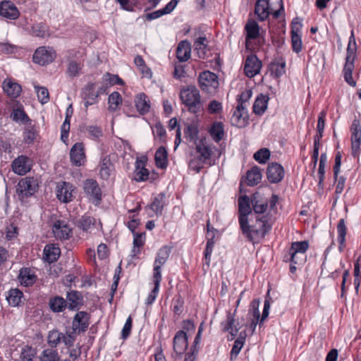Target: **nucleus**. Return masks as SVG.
<instances>
[{"label": "nucleus", "mask_w": 361, "mask_h": 361, "mask_svg": "<svg viewBox=\"0 0 361 361\" xmlns=\"http://www.w3.org/2000/svg\"><path fill=\"white\" fill-rule=\"evenodd\" d=\"M269 220V215L268 214L261 216H256L255 222L250 224L249 219H247L245 221V224L240 225V228L247 240L252 243H259L271 228Z\"/></svg>", "instance_id": "f257e3e1"}, {"label": "nucleus", "mask_w": 361, "mask_h": 361, "mask_svg": "<svg viewBox=\"0 0 361 361\" xmlns=\"http://www.w3.org/2000/svg\"><path fill=\"white\" fill-rule=\"evenodd\" d=\"M180 99L187 110L196 116L204 110V103L199 90L195 85L183 87L180 91Z\"/></svg>", "instance_id": "f03ea898"}, {"label": "nucleus", "mask_w": 361, "mask_h": 361, "mask_svg": "<svg viewBox=\"0 0 361 361\" xmlns=\"http://www.w3.org/2000/svg\"><path fill=\"white\" fill-rule=\"evenodd\" d=\"M357 44L354 36L353 30L351 31V35L349 38V42L347 47L346 61L343 68L345 80L351 86L355 87L356 85L355 81L353 78V70L354 68V61L356 56Z\"/></svg>", "instance_id": "7ed1b4c3"}, {"label": "nucleus", "mask_w": 361, "mask_h": 361, "mask_svg": "<svg viewBox=\"0 0 361 361\" xmlns=\"http://www.w3.org/2000/svg\"><path fill=\"white\" fill-rule=\"evenodd\" d=\"M75 341L73 332L63 334L56 329L50 331L47 336V343L51 348H56L61 343L69 348L73 345Z\"/></svg>", "instance_id": "20e7f679"}, {"label": "nucleus", "mask_w": 361, "mask_h": 361, "mask_svg": "<svg viewBox=\"0 0 361 361\" xmlns=\"http://www.w3.org/2000/svg\"><path fill=\"white\" fill-rule=\"evenodd\" d=\"M38 189V181L34 177H25L18 183L16 192L20 200L34 195Z\"/></svg>", "instance_id": "39448f33"}, {"label": "nucleus", "mask_w": 361, "mask_h": 361, "mask_svg": "<svg viewBox=\"0 0 361 361\" xmlns=\"http://www.w3.org/2000/svg\"><path fill=\"white\" fill-rule=\"evenodd\" d=\"M198 81L201 90L208 94L214 92L219 86L217 75L210 71L201 73L199 75Z\"/></svg>", "instance_id": "423d86ee"}, {"label": "nucleus", "mask_w": 361, "mask_h": 361, "mask_svg": "<svg viewBox=\"0 0 361 361\" xmlns=\"http://www.w3.org/2000/svg\"><path fill=\"white\" fill-rule=\"evenodd\" d=\"M75 195V187L66 181L59 182L56 187V198L63 203H68L73 200Z\"/></svg>", "instance_id": "0eeeda50"}, {"label": "nucleus", "mask_w": 361, "mask_h": 361, "mask_svg": "<svg viewBox=\"0 0 361 361\" xmlns=\"http://www.w3.org/2000/svg\"><path fill=\"white\" fill-rule=\"evenodd\" d=\"M56 58V52L53 48L40 47L37 48L32 56L34 63L44 66L51 63Z\"/></svg>", "instance_id": "6e6552de"}, {"label": "nucleus", "mask_w": 361, "mask_h": 361, "mask_svg": "<svg viewBox=\"0 0 361 361\" xmlns=\"http://www.w3.org/2000/svg\"><path fill=\"white\" fill-rule=\"evenodd\" d=\"M352 155L356 157L360 152L361 145V126L360 121L355 119L350 127Z\"/></svg>", "instance_id": "1a4fd4ad"}, {"label": "nucleus", "mask_w": 361, "mask_h": 361, "mask_svg": "<svg viewBox=\"0 0 361 361\" xmlns=\"http://www.w3.org/2000/svg\"><path fill=\"white\" fill-rule=\"evenodd\" d=\"M32 166V160L25 155L18 156L11 164L13 171L19 176H23L30 172Z\"/></svg>", "instance_id": "9d476101"}, {"label": "nucleus", "mask_w": 361, "mask_h": 361, "mask_svg": "<svg viewBox=\"0 0 361 361\" xmlns=\"http://www.w3.org/2000/svg\"><path fill=\"white\" fill-rule=\"evenodd\" d=\"M83 190L95 204L100 203L102 200V191L97 183L94 179H87L84 182Z\"/></svg>", "instance_id": "9b49d317"}, {"label": "nucleus", "mask_w": 361, "mask_h": 361, "mask_svg": "<svg viewBox=\"0 0 361 361\" xmlns=\"http://www.w3.org/2000/svg\"><path fill=\"white\" fill-rule=\"evenodd\" d=\"M52 233L54 238L60 240H68L72 235V228L63 220L56 221L52 226Z\"/></svg>", "instance_id": "f8f14e48"}, {"label": "nucleus", "mask_w": 361, "mask_h": 361, "mask_svg": "<svg viewBox=\"0 0 361 361\" xmlns=\"http://www.w3.org/2000/svg\"><path fill=\"white\" fill-rule=\"evenodd\" d=\"M214 149H216L215 146L208 143L205 138L200 139L195 142V149L198 154V159L202 163H206L211 158Z\"/></svg>", "instance_id": "ddd939ff"}, {"label": "nucleus", "mask_w": 361, "mask_h": 361, "mask_svg": "<svg viewBox=\"0 0 361 361\" xmlns=\"http://www.w3.org/2000/svg\"><path fill=\"white\" fill-rule=\"evenodd\" d=\"M70 159L73 165L81 166L86 162L85 145L82 142H76L70 150Z\"/></svg>", "instance_id": "4468645a"}, {"label": "nucleus", "mask_w": 361, "mask_h": 361, "mask_svg": "<svg viewBox=\"0 0 361 361\" xmlns=\"http://www.w3.org/2000/svg\"><path fill=\"white\" fill-rule=\"evenodd\" d=\"M251 200L247 195H243L238 198V220L239 224L243 226L252 212Z\"/></svg>", "instance_id": "2eb2a0df"}, {"label": "nucleus", "mask_w": 361, "mask_h": 361, "mask_svg": "<svg viewBox=\"0 0 361 361\" xmlns=\"http://www.w3.org/2000/svg\"><path fill=\"white\" fill-rule=\"evenodd\" d=\"M96 219L89 215L85 214L75 221V227L82 231L86 237L94 229Z\"/></svg>", "instance_id": "dca6fc26"}, {"label": "nucleus", "mask_w": 361, "mask_h": 361, "mask_svg": "<svg viewBox=\"0 0 361 361\" xmlns=\"http://www.w3.org/2000/svg\"><path fill=\"white\" fill-rule=\"evenodd\" d=\"M302 23L298 18L293 19L291 26V43L293 51L299 53L302 50V40L300 35Z\"/></svg>", "instance_id": "f3484780"}, {"label": "nucleus", "mask_w": 361, "mask_h": 361, "mask_svg": "<svg viewBox=\"0 0 361 361\" xmlns=\"http://www.w3.org/2000/svg\"><path fill=\"white\" fill-rule=\"evenodd\" d=\"M102 92H96L94 83H88L82 90V98L84 105L86 108L89 106L96 104L98 102V97Z\"/></svg>", "instance_id": "a211bd4d"}, {"label": "nucleus", "mask_w": 361, "mask_h": 361, "mask_svg": "<svg viewBox=\"0 0 361 361\" xmlns=\"http://www.w3.org/2000/svg\"><path fill=\"white\" fill-rule=\"evenodd\" d=\"M267 176L269 181L271 183L281 182L284 177L283 167L276 162L269 164L267 169Z\"/></svg>", "instance_id": "6ab92c4d"}, {"label": "nucleus", "mask_w": 361, "mask_h": 361, "mask_svg": "<svg viewBox=\"0 0 361 361\" xmlns=\"http://www.w3.org/2000/svg\"><path fill=\"white\" fill-rule=\"evenodd\" d=\"M262 68V63L255 55H250L247 57L244 66L245 74L252 78L258 74Z\"/></svg>", "instance_id": "aec40b11"}, {"label": "nucleus", "mask_w": 361, "mask_h": 361, "mask_svg": "<svg viewBox=\"0 0 361 361\" xmlns=\"http://www.w3.org/2000/svg\"><path fill=\"white\" fill-rule=\"evenodd\" d=\"M236 310L233 313H231V311L227 312L226 314V319L222 322H221V328L222 331L224 332H229L231 338H228V340H233L237 336V334L240 329L239 327L234 326L235 323V314Z\"/></svg>", "instance_id": "412c9836"}, {"label": "nucleus", "mask_w": 361, "mask_h": 361, "mask_svg": "<svg viewBox=\"0 0 361 361\" xmlns=\"http://www.w3.org/2000/svg\"><path fill=\"white\" fill-rule=\"evenodd\" d=\"M0 15L10 20H16L19 17L20 12L13 2L5 1L0 4Z\"/></svg>", "instance_id": "4be33fe9"}, {"label": "nucleus", "mask_w": 361, "mask_h": 361, "mask_svg": "<svg viewBox=\"0 0 361 361\" xmlns=\"http://www.w3.org/2000/svg\"><path fill=\"white\" fill-rule=\"evenodd\" d=\"M89 326V316L85 312H78L74 317L73 320V331L75 334V331H85Z\"/></svg>", "instance_id": "5701e85b"}, {"label": "nucleus", "mask_w": 361, "mask_h": 361, "mask_svg": "<svg viewBox=\"0 0 361 361\" xmlns=\"http://www.w3.org/2000/svg\"><path fill=\"white\" fill-rule=\"evenodd\" d=\"M188 346L187 332L178 331L173 338V350L178 355L185 353Z\"/></svg>", "instance_id": "b1692460"}, {"label": "nucleus", "mask_w": 361, "mask_h": 361, "mask_svg": "<svg viewBox=\"0 0 361 361\" xmlns=\"http://www.w3.org/2000/svg\"><path fill=\"white\" fill-rule=\"evenodd\" d=\"M18 279L21 285L25 287H29L35 283L37 276L31 269L22 268L20 270Z\"/></svg>", "instance_id": "393cba45"}, {"label": "nucleus", "mask_w": 361, "mask_h": 361, "mask_svg": "<svg viewBox=\"0 0 361 361\" xmlns=\"http://www.w3.org/2000/svg\"><path fill=\"white\" fill-rule=\"evenodd\" d=\"M3 89L5 93L12 98H17L20 96L22 91L20 85L11 79H6L4 81Z\"/></svg>", "instance_id": "a878e982"}, {"label": "nucleus", "mask_w": 361, "mask_h": 361, "mask_svg": "<svg viewBox=\"0 0 361 361\" xmlns=\"http://www.w3.org/2000/svg\"><path fill=\"white\" fill-rule=\"evenodd\" d=\"M147 158L142 157L135 161V179L137 181H143L148 177V171L145 168Z\"/></svg>", "instance_id": "bb28decb"}, {"label": "nucleus", "mask_w": 361, "mask_h": 361, "mask_svg": "<svg viewBox=\"0 0 361 361\" xmlns=\"http://www.w3.org/2000/svg\"><path fill=\"white\" fill-rule=\"evenodd\" d=\"M135 106L137 111L144 115L150 109V102L147 96L144 93L137 94L134 99Z\"/></svg>", "instance_id": "cd10ccee"}, {"label": "nucleus", "mask_w": 361, "mask_h": 361, "mask_svg": "<svg viewBox=\"0 0 361 361\" xmlns=\"http://www.w3.org/2000/svg\"><path fill=\"white\" fill-rule=\"evenodd\" d=\"M252 208L256 216L266 215L265 213L268 209V202L259 198L257 194L252 195L251 198Z\"/></svg>", "instance_id": "c85d7f7f"}, {"label": "nucleus", "mask_w": 361, "mask_h": 361, "mask_svg": "<svg viewBox=\"0 0 361 361\" xmlns=\"http://www.w3.org/2000/svg\"><path fill=\"white\" fill-rule=\"evenodd\" d=\"M255 13L259 21L265 20L270 14L268 1L257 0L255 7Z\"/></svg>", "instance_id": "c756f323"}, {"label": "nucleus", "mask_w": 361, "mask_h": 361, "mask_svg": "<svg viewBox=\"0 0 361 361\" xmlns=\"http://www.w3.org/2000/svg\"><path fill=\"white\" fill-rule=\"evenodd\" d=\"M191 45L188 40L181 41L176 49V57L180 62L188 61L190 58Z\"/></svg>", "instance_id": "7c9ffc66"}, {"label": "nucleus", "mask_w": 361, "mask_h": 361, "mask_svg": "<svg viewBox=\"0 0 361 361\" xmlns=\"http://www.w3.org/2000/svg\"><path fill=\"white\" fill-rule=\"evenodd\" d=\"M60 255L61 250L56 245H47L44 248L43 258L49 263L56 262L60 257Z\"/></svg>", "instance_id": "2f4dec72"}, {"label": "nucleus", "mask_w": 361, "mask_h": 361, "mask_svg": "<svg viewBox=\"0 0 361 361\" xmlns=\"http://www.w3.org/2000/svg\"><path fill=\"white\" fill-rule=\"evenodd\" d=\"M133 235V247L130 252L131 259L137 258L141 252V247L145 244V233L144 232L137 233Z\"/></svg>", "instance_id": "473e14b6"}, {"label": "nucleus", "mask_w": 361, "mask_h": 361, "mask_svg": "<svg viewBox=\"0 0 361 361\" xmlns=\"http://www.w3.org/2000/svg\"><path fill=\"white\" fill-rule=\"evenodd\" d=\"M209 133L215 142H219L223 140L225 135L224 124L221 122H214L209 130Z\"/></svg>", "instance_id": "72a5a7b5"}, {"label": "nucleus", "mask_w": 361, "mask_h": 361, "mask_svg": "<svg viewBox=\"0 0 361 361\" xmlns=\"http://www.w3.org/2000/svg\"><path fill=\"white\" fill-rule=\"evenodd\" d=\"M157 262H158V257H156L154 259V275H153L154 286L146 299L145 304L147 306L151 305L155 301L156 298H157V291L158 290V264H157Z\"/></svg>", "instance_id": "f704fd0d"}, {"label": "nucleus", "mask_w": 361, "mask_h": 361, "mask_svg": "<svg viewBox=\"0 0 361 361\" xmlns=\"http://www.w3.org/2000/svg\"><path fill=\"white\" fill-rule=\"evenodd\" d=\"M23 293L18 288H12L8 292L6 300L10 306L18 307L23 303Z\"/></svg>", "instance_id": "c9c22d12"}, {"label": "nucleus", "mask_w": 361, "mask_h": 361, "mask_svg": "<svg viewBox=\"0 0 361 361\" xmlns=\"http://www.w3.org/2000/svg\"><path fill=\"white\" fill-rule=\"evenodd\" d=\"M67 307L69 310H73L77 309L82 302V298L80 292L72 290L67 293L66 296Z\"/></svg>", "instance_id": "e433bc0d"}, {"label": "nucleus", "mask_w": 361, "mask_h": 361, "mask_svg": "<svg viewBox=\"0 0 361 361\" xmlns=\"http://www.w3.org/2000/svg\"><path fill=\"white\" fill-rule=\"evenodd\" d=\"M246 31V42L255 39L259 35V26L254 20H249L245 26Z\"/></svg>", "instance_id": "4c0bfd02"}, {"label": "nucleus", "mask_w": 361, "mask_h": 361, "mask_svg": "<svg viewBox=\"0 0 361 361\" xmlns=\"http://www.w3.org/2000/svg\"><path fill=\"white\" fill-rule=\"evenodd\" d=\"M286 62L283 59H275L269 65V71L274 78H279L286 72Z\"/></svg>", "instance_id": "58836bf2"}, {"label": "nucleus", "mask_w": 361, "mask_h": 361, "mask_svg": "<svg viewBox=\"0 0 361 361\" xmlns=\"http://www.w3.org/2000/svg\"><path fill=\"white\" fill-rule=\"evenodd\" d=\"M262 179V173L260 169L255 166L250 170L247 171L246 176L247 184L249 186L257 185Z\"/></svg>", "instance_id": "ea45409f"}, {"label": "nucleus", "mask_w": 361, "mask_h": 361, "mask_svg": "<svg viewBox=\"0 0 361 361\" xmlns=\"http://www.w3.org/2000/svg\"><path fill=\"white\" fill-rule=\"evenodd\" d=\"M337 232L338 242L339 243L338 249L340 252H342L345 246V235L347 233V228L343 219H341L338 221L337 225Z\"/></svg>", "instance_id": "a19ab883"}, {"label": "nucleus", "mask_w": 361, "mask_h": 361, "mask_svg": "<svg viewBox=\"0 0 361 361\" xmlns=\"http://www.w3.org/2000/svg\"><path fill=\"white\" fill-rule=\"evenodd\" d=\"M269 97L261 94L257 97L253 104V111L257 115H262L267 108Z\"/></svg>", "instance_id": "79ce46f5"}, {"label": "nucleus", "mask_w": 361, "mask_h": 361, "mask_svg": "<svg viewBox=\"0 0 361 361\" xmlns=\"http://www.w3.org/2000/svg\"><path fill=\"white\" fill-rule=\"evenodd\" d=\"M113 170V164L108 156L104 157L99 163V173L103 179H107Z\"/></svg>", "instance_id": "37998d69"}, {"label": "nucleus", "mask_w": 361, "mask_h": 361, "mask_svg": "<svg viewBox=\"0 0 361 361\" xmlns=\"http://www.w3.org/2000/svg\"><path fill=\"white\" fill-rule=\"evenodd\" d=\"M309 245L307 241H297L293 243L288 250V255H292L293 258L296 256V253H299L300 255H304Z\"/></svg>", "instance_id": "c03bdc74"}, {"label": "nucleus", "mask_w": 361, "mask_h": 361, "mask_svg": "<svg viewBox=\"0 0 361 361\" xmlns=\"http://www.w3.org/2000/svg\"><path fill=\"white\" fill-rule=\"evenodd\" d=\"M51 310L54 312H61L67 307V302L62 297L55 296L49 302Z\"/></svg>", "instance_id": "a18cd8bd"}, {"label": "nucleus", "mask_w": 361, "mask_h": 361, "mask_svg": "<svg viewBox=\"0 0 361 361\" xmlns=\"http://www.w3.org/2000/svg\"><path fill=\"white\" fill-rule=\"evenodd\" d=\"M67 70L66 74L70 78L78 77L83 67V63L81 61H77L75 60H70L67 61Z\"/></svg>", "instance_id": "49530a36"}, {"label": "nucleus", "mask_w": 361, "mask_h": 361, "mask_svg": "<svg viewBox=\"0 0 361 361\" xmlns=\"http://www.w3.org/2000/svg\"><path fill=\"white\" fill-rule=\"evenodd\" d=\"M231 121L233 124L238 128L245 127L248 123L247 114L234 111Z\"/></svg>", "instance_id": "de8ad7c7"}, {"label": "nucleus", "mask_w": 361, "mask_h": 361, "mask_svg": "<svg viewBox=\"0 0 361 361\" xmlns=\"http://www.w3.org/2000/svg\"><path fill=\"white\" fill-rule=\"evenodd\" d=\"M207 39L205 37H200L194 42L195 51L197 52L199 58L204 59L207 54Z\"/></svg>", "instance_id": "09e8293b"}, {"label": "nucleus", "mask_w": 361, "mask_h": 361, "mask_svg": "<svg viewBox=\"0 0 361 361\" xmlns=\"http://www.w3.org/2000/svg\"><path fill=\"white\" fill-rule=\"evenodd\" d=\"M109 110L111 111H116L122 103V97L118 92H113L108 99Z\"/></svg>", "instance_id": "8fccbe9b"}, {"label": "nucleus", "mask_w": 361, "mask_h": 361, "mask_svg": "<svg viewBox=\"0 0 361 361\" xmlns=\"http://www.w3.org/2000/svg\"><path fill=\"white\" fill-rule=\"evenodd\" d=\"M31 32L34 36L43 38L47 35L48 28L43 23H35L32 26Z\"/></svg>", "instance_id": "3c124183"}, {"label": "nucleus", "mask_w": 361, "mask_h": 361, "mask_svg": "<svg viewBox=\"0 0 361 361\" xmlns=\"http://www.w3.org/2000/svg\"><path fill=\"white\" fill-rule=\"evenodd\" d=\"M245 343V337L242 336V333H240L239 337L235 341L231 351V358L236 357L240 352Z\"/></svg>", "instance_id": "603ef678"}, {"label": "nucleus", "mask_w": 361, "mask_h": 361, "mask_svg": "<svg viewBox=\"0 0 361 361\" xmlns=\"http://www.w3.org/2000/svg\"><path fill=\"white\" fill-rule=\"evenodd\" d=\"M40 361H59L58 352L49 348L44 350L40 356Z\"/></svg>", "instance_id": "864d4df0"}, {"label": "nucleus", "mask_w": 361, "mask_h": 361, "mask_svg": "<svg viewBox=\"0 0 361 361\" xmlns=\"http://www.w3.org/2000/svg\"><path fill=\"white\" fill-rule=\"evenodd\" d=\"M253 157L259 164H265L270 157V152L267 148H262L254 154Z\"/></svg>", "instance_id": "5fc2aeb1"}, {"label": "nucleus", "mask_w": 361, "mask_h": 361, "mask_svg": "<svg viewBox=\"0 0 361 361\" xmlns=\"http://www.w3.org/2000/svg\"><path fill=\"white\" fill-rule=\"evenodd\" d=\"M11 117L13 121L17 123H25L29 120V118L26 115L25 112L20 108L14 109L11 114Z\"/></svg>", "instance_id": "6e6d98bb"}, {"label": "nucleus", "mask_w": 361, "mask_h": 361, "mask_svg": "<svg viewBox=\"0 0 361 361\" xmlns=\"http://www.w3.org/2000/svg\"><path fill=\"white\" fill-rule=\"evenodd\" d=\"M327 161V157L326 154H322L319 159V169H318V174H319V185H321L324 180V175H325V166L326 163Z\"/></svg>", "instance_id": "4d7b16f0"}, {"label": "nucleus", "mask_w": 361, "mask_h": 361, "mask_svg": "<svg viewBox=\"0 0 361 361\" xmlns=\"http://www.w3.org/2000/svg\"><path fill=\"white\" fill-rule=\"evenodd\" d=\"M38 99L42 104H46L49 99V94L47 88L44 87L35 86Z\"/></svg>", "instance_id": "13d9d810"}, {"label": "nucleus", "mask_w": 361, "mask_h": 361, "mask_svg": "<svg viewBox=\"0 0 361 361\" xmlns=\"http://www.w3.org/2000/svg\"><path fill=\"white\" fill-rule=\"evenodd\" d=\"M214 236L212 235L210 238L207 239L206 249L204 251V258L206 260V263L207 265L209 264L211 255L213 251V248L214 246Z\"/></svg>", "instance_id": "bf43d9fd"}, {"label": "nucleus", "mask_w": 361, "mask_h": 361, "mask_svg": "<svg viewBox=\"0 0 361 361\" xmlns=\"http://www.w3.org/2000/svg\"><path fill=\"white\" fill-rule=\"evenodd\" d=\"M36 131L33 128H27L23 132V140L26 144H31L36 138Z\"/></svg>", "instance_id": "052dcab7"}, {"label": "nucleus", "mask_w": 361, "mask_h": 361, "mask_svg": "<svg viewBox=\"0 0 361 361\" xmlns=\"http://www.w3.org/2000/svg\"><path fill=\"white\" fill-rule=\"evenodd\" d=\"M13 150L12 142L9 139H0V152L1 153L11 154Z\"/></svg>", "instance_id": "680f3d73"}, {"label": "nucleus", "mask_w": 361, "mask_h": 361, "mask_svg": "<svg viewBox=\"0 0 361 361\" xmlns=\"http://www.w3.org/2000/svg\"><path fill=\"white\" fill-rule=\"evenodd\" d=\"M325 116L326 113L324 111H322L318 117V122H317V135L319 137H322L323 136V132L325 126Z\"/></svg>", "instance_id": "e2e57ef3"}, {"label": "nucleus", "mask_w": 361, "mask_h": 361, "mask_svg": "<svg viewBox=\"0 0 361 361\" xmlns=\"http://www.w3.org/2000/svg\"><path fill=\"white\" fill-rule=\"evenodd\" d=\"M168 166V154L165 147H159V168L166 169Z\"/></svg>", "instance_id": "0e129e2a"}, {"label": "nucleus", "mask_w": 361, "mask_h": 361, "mask_svg": "<svg viewBox=\"0 0 361 361\" xmlns=\"http://www.w3.org/2000/svg\"><path fill=\"white\" fill-rule=\"evenodd\" d=\"M87 131L91 136V137L94 140L99 139L102 136V129L96 126H90L87 128Z\"/></svg>", "instance_id": "69168bd1"}, {"label": "nucleus", "mask_w": 361, "mask_h": 361, "mask_svg": "<svg viewBox=\"0 0 361 361\" xmlns=\"http://www.w3.org/2000/svg\"><path fill=\"white\" fill-rule=\"evenodd\" d=\"M104 79L106 81H108L110 85L123 84V81L122 80V79L120 78L117 75L106 73L104 75Z\"/></svg>", "instance_id": "338daca9"}, {"label": "nucleus", "mask_w": 361, "mask_h": 361, "mask_svg": "<svg viewBox=\"0 0 361 361\" xmlns=\"http://www.w3.org/2000/svg\"><path fill=\"white\" fill-rule=\"evenodd\" d=\"M185 136L190 140H193L198 133L197 128L192 125H188L184 129Z\"/></svg>", "instance_id": "774afa93"}]
</instances>
